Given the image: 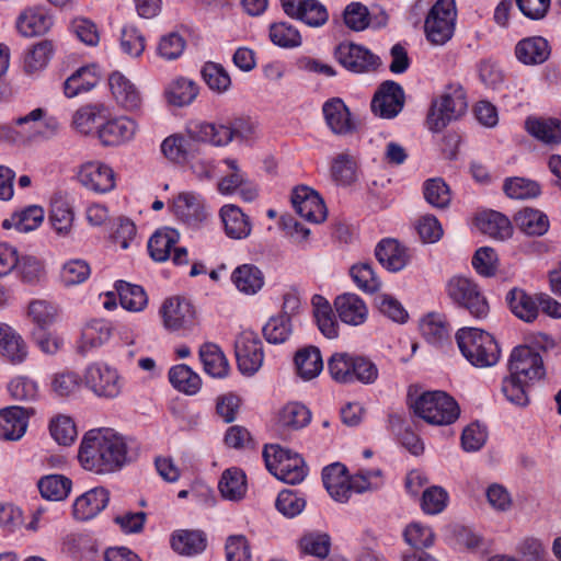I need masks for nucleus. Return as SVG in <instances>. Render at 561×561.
<instances>
[{
    "label": "nucleus",
    "instance_id": "obj_17",
    "mask_svg": "<svg viewBox=\"0 0 561 561\" xmlns=\"http://www.w3.org/2000/svg\"><path fill=\"white\" fill-rule=\"evenodd\" d=\"M79 182L90 191L107 193L115 187V173L111 167L101 162H87L78 172Z\"/></svg>",
    "mask_w": 561,
    "mask_h": 561
},
{
    "label": "nucleus",
    "instance_id": "obj_9",
    "mask_svg": "<svg viewBox=\"0 0 561 561\" xmlns=\"http://www.w3.org/2000/svg\"><path fill=\"white\" fill-rule=\"evenodd\" d=\"M508 370L511 375L530 383L542 379L546 375L541 355L528 345L513 348L508 359Z\"/></svg>",
    "mask_w": 561,
    "mask_h": 561
},
{
    "label": "nucleus",
    "instance_id": "obj_52",
    "mask_svg": "<svg viewBox=\"0 0 561 561\" xmlns=\"http://www.w3.org/2000/svg\"><path fill=\"white\" fill-rule=\"evenodd\" d=\"M350 274L356 286L364 293L374 294L381 287V280L376 275L370 263L353 265Z\"/></svg>",
    "mask_w": 561,
    "mask_h": 561
},
{
    "label": "nucleus",
    "instance_id": "obj_39",
    "mask_svg": "<svg viewBox=\"0 0 561 561\" xmlns=\"http://www.w3.org/2000/svg\"><path fill=\"white\" fill-rule=\"evenodd\" d=\"M297 374L305 380H311L323 369L320 350L316 346H306L299 350L294 358Z\"/></svg>",
    "mask_w": 561,
    "mask_h": 561
},
{
    "label": "nucleus",
    "instance_id": "obj_38",
    "mask_svg": "<svg viewBox=\"0 0 561 561\" xmlns=\"http://www.w3.org/2000/svg\"><path fill=\"white\" fill-rule=\"evenodd\" d=\"M180 234L173 229L165 227L157 230L148 242L150 256L157 262H164L171 257V250L179 242Z\"/></svg>",
    "mask_w": 561,
    "mask_h": 561
},
{
    "label": "nucleus",
    "instance_id": "obj_29",
    "mask_svg": "<svg viewBox=\"0 0 561 561\" xmlns=\"http://www.w3.org/2000/svg\"><path fill=\"white\" fill-rule=\"evenodd\" d=\"M51 16L42 8H27L16 20L19 33L25 37L45 34L51 26Z\"/></svg>",
    "mask_w": 561,
    "mask_h": 561
},
{
    "label": "nucleus",
    "instance_id": "obj_30",
    "mask_svg": "<svg viewBox=\"0 0 561 561\" xmlns=\"http://www.w3.org/2000/svg\"><path fill=\"white\" fill-rule=\"evenodd\" d=\"M27 355L26 344L11 327L0 323V356L13 364L22 363Z\"/></svg>",
    "mask_w": 561,
    "mask_h": 561
},
{
    "label": "nucleus",
    "instance_id": "obj_5",
    "mask_svg": "<svg viewBox=\"0 0 561 561\" xmlns=\"http://www.w3.org/2000/svg\"><path fill=\"white\" fill-rule=\"evenodd\" d=\"M414 413L433 425H449L460 413L458 403L444 391H426L412 404Z\"/></svg>",
    "mask_w": 561,
    "mask_h": 561
},
{
    "label": "nucleus",
    "instance_id": "obj_62",
    "mask_svg": "<svg viewBox=\"0 0 561 561\" xmlns=\"http://www.w3.org/2000/svg\"><path fill=\"white\" fill-rule=\"evenodd\" d=\"M103 110L104 107L98 104H88L80 107L72 116V127L80 134H90L95 128L96 118Z\"/></svg>",
    "mask_w": 561,
    "mask_h": 561
},
{
    "label": "nucleus",
    "instance_id": "obj_24",
    "mask_svg": "<svg viewBox=\"0 0 561 561\" xmlns=\"http://www.w3.org/2000/svg\"><path fill=\"white\" fill-rule=\"evenodd\" d=\"M551 47L542 36H530L520 39L515 46V56L526 66L541 65L548 60Z\"/></svg>",
    "mask_w": 561,
    "mask_h": 561
},
{
    "label": "nucleus",
    "instance_id": "obj_11",
    "mask_svg": "<svg viewBox=\"0 0 561 561\" xmlns=\"http://www.w3.org/2000/svg\"><path fill=\"white\" fill-rule=\"evenodd\" d=\"M404 102L403 88L396 81L386 80L376 90L370 107L376 116L392 119L403 110Z\"/></svg>",
    "mask_w": 561,
    "mask_h": 561
},
{
    "label": "nucleus",
    "instance_id": "obj_44",
    "mask_svg": "<svg viewBox=\"0 0 561 561\" xmlns=\"http://www.w3.org/2000/svg\"><path fill=\"white\" fill-rule=\"evenodd\" d=\"M219 491L225 499L240 500L247 492L245 474L238 468H229L224 471L219 484Z\"/></svg>",
    "mask_w": 561,
    "mask_h": 561
},
{
    "label": "nucleus",
    "instance_id": "obj_3",
    "mask_svg": "<svg viewBox=\"0 0 561 561\" xmlns=\"http://www.w3.org/2000/svg\"><path fill=\"white\" fill-rule=\"evenodd\" d=\"M468 108L467 96L459 83L448 84L440 96L432 101L426 117L431 131H442L450 122L461 117Z\"/></svg>",
    "mask_w": 561,
    "mask_h": 561
},
{
    "label": "nucleus",
    "instance_id": "obj_15",
    "mask_svg": "<svg viewBox=\"0 0 561 561\" xmlns=\"http://www.w3.org/2000/svg\"><path fill=\"white\" fill-rule=\"evenodd\" d=\"M291 204L296 213L310 222H322L327 208L320 195L308 186H298L291 193Z\"/></svg>",
    "mask_w": 561,
    "mask_h": 561
},
{
    "label": "nucleus",
    "instance_id": "obj_23",
    "mask_svg": "<svg viewBox=\"0 0 561 561\" xmlns=\"http://www.w3.org/2000/svg\"><path fill=\"white\" fill-rule=\"evenodd\" d=\"M138 129L137 123L128 117H118L103 124L98 135L101 142L105 146H119L130 141Z\"/></svg>",
    "mask_w": 561,
    "mask_h": 561
},
{
    "label": "nucleus",
    "instance_id": "obj_61",
    "mask_svg": "<svg viewBox=\"0 0 561 561\" xmlns=\"http://www.w3.org/2000/svg\"><path fill=\"white\" fill-rule=\"evenodd\" d=\"M81 377L75 371H60L50 380L51 391L60 398L76 394L81 388Z\"/></svg>",
    "mask_w": 561,
    "mask_h": 561
},
{
    "label": "nucleus",
    "instance_id": "obj_14",
    "mask_svg": "<svg viewBox=\"0 0 561 561\" xmlns=\"http://www.w3.org/2000/svg\"><path fill=\"white\" fill-rule=\"evenodd\" d=\"M84 382L94 394L102 398H115L122 388L117 371L100 363L87 367Z\"/></svg>",
    "mask_w": 561,
    "mask_h": 561
},
{
    "label": "nucleus",
    "instance_id": "obj_58",
    "mask_svg": "<svg viewBox=\"0 0 561 561\" xmlns=\"http://www.w3.org/2000/svg\"><path fill=\"white\" fill-rule=\"evenodd\" d=\"M529 385L530 382L510 374V376L503 379L501 390L511 403L517 407H526L529 403L527 394V387Z\"/></svg>",
    "mask_w": 561,
    "mask_h": 561
},
{
    "label": "nucleus",
    "instance_id": "obj_2",
    "mask_svg": "<svg viewBox=\"0 0 561 561\" xmlns=\"http://www.w3.org/2000/svg\"><path fill=\"white\" fill-rule=\"evenodd\" d=\"M456 342L463 357L474 367H492L500 359L501 348L494 336L481 329H459Z\"/></svg>",
    "mask_w": 561,
    "mask_h": 561
},
{
    "label": "nucleus",
    "instance_id": "obj_42",
    "mask_svg": "<svg viewBox=\"0 0 561 561\" xmlns=\"http://www.w3.org/2000/svg\"><path fill=\"white\" fill-rule=\"evenodd\" d=\"M42 496L49 501H62L71 491L72 482L62 474H48L37 483Z\"/></svg>",
    "mask_w": 561,
    "mask_h": 561
},
{
    "label": "nucleus",
    "instance_id": "obj_46",
    "mask_svg": "<svg viewBox=\"0 0 561 561\" xmlns=\"http://www.w3.org/2000/svg\"><path fill=\"white\" fill-rule=\"evenodd\" d=\"M169 380L175 389L187 394L196 393L202 383L199 376L185 364L173 366L169 370Z\"/></svg>",
    "mask_w": 561,
    "mask_h": 561
},
{
    "label": "nucleus",
    "instance_id": "obj_18",
    "mask_svg": "<svg viewBox=\"0 0 561 561\" xmlns=\"http://www.w3.org/2000/svg\"><path fill=\"white\" fill-rule=\"evenodd\" d=\"M34 413L32 408L18 405L0 410V439L19 440L26 432L28 417Z\"/></svg>",
    "mask_w": 561,
    "mask_h": 561
},
{
    "label": "nucleus",
    "instance_id": "obj_63",
    "mask_svg": "<svg viewBox=\"0 0 561 561\" xmlns=\"http://www.w3.org/2000/svg\"><path fill=\"white\" fill-rule=\"evenodd\" d=\"M423 191L426 202L433 207L444 208L450 203L449 187L439 178L425 181Z\"/></svg>",
    "mask_w": 561,
    "mask_h": 561
},
{
    "label": "nucleus",
    "instance_id": "obj_26",
    "mask_svg": "<svg viewBox=\"0 0 561 561\" xmlns=\"http://www.w3.org/2000/svg\"><path fill=\"white\" fill-rule=\"evenodd\" d=\"M225 232L230 239L241 240L250 236L252 224L248 215L233 204L224 205L219 210Z\"/></svg>",
    "mask_w": 561,
    "mask_h": 561
},
{
    "label": "nucleus",
    "instance_id": "obj_13",
    "mask_svg": "<svg viewBox=\"0 0 561 561\" xmlns=\"http://www.w3.org/2000/svg\"><path fill=\"white\" fill-rule=\"evenodd\" d=\"M160 313L163 325L169 331H188L196 325L195 309L185 298L172 297L167 299Z\"/></svg>",
    "mask_w": 561,
    "mask_h": 561
},
{
    "label": "nucleus",
    "instance_id": "obj_28",
    "mask_svg": "<svg viewBox=\"0 0 561 561\" xmlns=\"http://www.w3.org/2000/svg\"><path fill=\"white\" fill-rule=\"evenodd\" d=\"M511 311L525 322H533L539 314V294L529 295L524 289L513 288L506 295Z\"/></svg>",
    "mask_w": 561,
    "mask_h": 561
},
{
    "label": "nucleus",
    "instance_id": "obj_64",
    "mask_svg": "<svg viewBox=\"0 0 561 561\" xmlns=\"http://www.w3.org/2000/svg\"><path fill=\"white\" fill-rule=\"evenodd\" d=\"M53 54V45L47 41L35 44L24 58V67L27 72L43 69L48 64Z\"/></svg>",
    "mask_w": 561,
    "mask_h": 561
},
{
    "label": "nucleus",
    "instance_id": "obj_25",
    "mask_svg": "<svg viewBox=\"0 0 561 561\" xmlns=\"http://www.w3.org/2000/svg\"><path fill=\"white\" fill-rule=\"evenodd\" d=\"M525 128L534 138L549 147L561 145V119L557 117H528Z\"/></svg>",
    "mask_w": 561,
    "mask_h": 561
},
{
    "label": "nucleus",
    "instance_id": "obj_8",
    "mask_svg": "<svg viewBox=\"0 0 561 561\" xmlns=\"http://www.w3.org/2000/svg\"><path fill=\"white\" fill-rule=\"evenodd\" d=\"M446 293L457 307L467 310L473 318L484 319L489 314V302L472 279L454 276L447 282Z\"/></svg>",
    "mask_w": 561,
    "mask_h": 561
},
{
    "label": "nucleus",
    "instance_id": "obj_59",
    "mask_svg": "<svg viewBox=\"0 0 561 561\" xmlns=\"http://www.w3.org/2000/svg\"><path fill=\"white\" fill-rule=\"evenodd\" d=\"M91 274L88 262L81 259H73L66 262L60 271L61 283L69 287L82 284Z\"/></svg>",
    "mask_w": 561,
    "mask_h": 561
},
{
    "label": "nucleus",
    "instance_id": "obj_36",
    "mask_svg": "<svg viewBox=\"0 0 561 561\" xmlns=\"http://www.w3.org/2000/svg\"><path fill=\"white\" fill-rule=\"evenodd\" d=\"M44 220L42 207L31 205L20 211H15L10 218L2 221V228L9 230L14 228L18 232H30L39 227Z\"/></svg>",
    "mask_w": 561,
    "mask_h": 561
},
{
    "label": "nucleus",
    "instance_id": "obj_20",
    "mask_svg": "<svg viewBox=\"0 0 561 561\" xmlns=\"http://www.w3.org/2000/svg\"><path fill=\"white\" fill-rule=\"evenodd\" d=\"M173 211L179 220L193 228L207 218L202 197L192 192L181 193L174 198Z\"/></svg>",
    "mask_w": 561,
    "mask_h": 561
},
{
    "label": "nucleus",
    "instance_id": "obj_4",
    "mask_svg": "<svg viewBox=\"0 0 561 561\" xmlns=\"http://www.w3.org/2000/svg\"><path fill=\"white\" fill-rule=\"evenodd\" d=\"M192 138L214 146H226L233 139L247 140L254 133L251 122L239 118L229 125H216L207 122L192 121L186 126Z\"/></svg>",
    "mask_w": 561,
    "mask_h": 561
},
{
    "label": "nucleus",
    "instance_id": "obj_40",
    "mask_svg": "<svg viewBox=\"0 0 561 561\" xmlns=\"http://www.w3.org/2000/svg\"><path fill=\"white\" fill-rule=\"evenodd\" d=\"M172 549L183 556L201 553L206 548V537L201 530H178L171 537Z\"/></svg>",
    "mask_w": 561,
    "mask_h": 561
},
{
    "label": "nucleus",
    "instance_id": "obj_60",
    "mask_svg": "<svg viewBox=\"0 0 561 561\" xmlns=\"http://www.w3.org/2000/svg\"><path fill=\"white\" fill-rule=\"evenodd\" d=\"M353 355L334 353L328 360V370L333 380L340 383H352Z\"/></svg>",
    "mask_w": 561,
    "mask_h": 561
},
{
    "label": "nucleus",
    "instance_id": "obj_56",
    "mask_svg": "<svg viewBox=\"0 0 561 561\" xmlns=\"http://www.w3.org/2000/svg\"><path fill=\"white\" fill-rule=\"evenodd\" d=\"M299 547L304 553L323 559L330 552L331 538L325 533H308L299 540Z\"/></svg>",
    "mask_w": 561,
    "mask_h": 561
},
{
    "label": "nucleus",
    "instance_id": "obj_49",
    "mask_svg": "<svg viewBox=\"0 0 561 561\" xmlns=\"http://www.w3.org/2000/svg\"><path fill=\"white\" fill-rule=\"evenodd\" d=\"M73 211L70 205L62 198L51 202L49 221L54 230L60 236H67L73 224Z\"/></svg>",
    "mask_w": 561,
    "mask_h": 561
},
{
    "label": "nucleus",
    "instance_id": "obj_57",
    "mask_svg": "<svg viewBox=\"0 0 561 561\" xmlns=\"http://www.w3.org/2000/svg\"><path fill=\"white\" fill-rule=\"evenodd\" d=\"M503 190L513 199L535 198L540 194L537 182L524 178H511L505 180Z\"/></svg>",
    "mask_w": 561,
    "mask_h": 561
},
{
    "label": "nucleus",
    "instance_id": "obj_43",
    "mask_svg": "<svg viewBox=\"0 0 561 561\" xmlns=\"http://www.w3.org/2000/svg\"><path fill=\"white\" fill-rule=\"evenodd\" d=\"M517 227L528 236H542L548 231V217L540 210L524 208L515 216Z\"/></svg>",
    "mask_w": 561,
    "mask_h": 561
},
{
    "label": "nucleus",
    "instance_id": "obj_33",
    "mask_svg": "<svg viewBox=\"0 0 561 561\" xmlns=\"http://www.w3.org/2000/svg\"><path fill=\"white\" fill-rule=\"evenodd\" d=\"M182 135H172L165 138L161 144V150L163 154L171 161L176 163H184L194 157L196 152V146L194 141H199L191 137Z\"/></svg>",
    "mask_w": 561,
    "mask_h": 561
},
{
    "label": "nucleus",
    "instance_id": "obj_34",
    "mask_svg": "<svg viewBox=\"0 0 561 561\" xmlns=\"http://www.w3.org/2000/svg\"><path fill=\"white\" fill-rule=\"evenodd\" d=\"M199 358L204 366V371L214 378H225L229 374V363L215 343H204L199 347Z\"/></svg>",
    "mask_w": 561,
    "mask_h": 561
},
{
    "label": "nucleus",
    "instance_id": "obj_6",
    "mask_svg": "<svg viewBox=\"0 0 561 561\" xmlns=\"http://www.w3.org/2000/svg\"><path fill=\"white\" fill-rule=\"evenodd\" d=\"M263 458L267 470L285 483H300L307 476V466L302 457L278 445H266Z\"/></svg>",
    "mask_w": 561,
    "mask_h": 561
},
{
    "label": "nucleus",
    "instance_id": "obj_12",
    "mask_svg": "<svg viewBox=\"0 0 561 561\" xmlns=\"http://www.w3.org/2000/svg\"><path fill=\"white\" fill-rule=\"evenodd\" d=\"M234 352L241 374L252 376L261 368L264 359L263 345L254 332H242L236 340Z\"/></svg>",
    "mask_w": 561,
    "mask_h": 561
},
{
    "label": "nucleus",
    "instance_id": "obj_7",
    "mask_svg": "<svg viewBox=\"0 0 561 561\" xmlns=\"http://www.w3.org/2000/svg\"><path fill=\"white\" fill-rule=\"evenodd\" d=\"M456 19L455 0H437L424 22L426 39L435 46L448 43L455 33Z\"/></svg>",
    "mask_w": 561,
    "mask_h": 561
},
{
    "label": "nucleus",
    "instance_id": "obj_45",
    "mask_svg": "<svg viewBox=\"0 0 561 561\" xmlns=\"http://www.w3.org/2000/svg\"><path fill=\"white\" fill-rule=\"evenodd\" d=\"M198 94L197 84L186 78H178L165 89V96L172 105L185 106L191 104Z\"/></svg>",
    "mask_w": 561,
    "mask_h": 561
},
{
    "label": "nucleus",
    "instance_id": "obj_55",
    "mask_svg": "<svg viewBox=\"0 0 561 561\" xmlns=\"http://www.w3.org/2000/svg\"><path fill=\"white\" fill-rule=\"evenodd\" d=\"M201 73L208 88L217 93H224L230 88V76L219 64L206 62Z\"/></svg>",
    "mask_w": 561,
    "mask_h": 561
},
{
    "label": "nucleus",
    "instance_id": "obj_54",
    "mask_svg": "<svg viewBox=\"0 0 561 561\" xmlns=\"http://www.w3.org/2000/svg\"><path fill=\"white\" fill-rule=\"evenodd\" d=\"M265 340L271 344H280L291 334V321L286 316L271 317L262 329Z\"/></svg>",
    "mask_w": 561,
    "mask_h": 561
},
{
    "label": "nucleus",
    "instance_id": "obj_35",
    "mask_svg": "<svg viewBox=\"0 0 561 561\" xmlns=\"http://www.w3.org/2000/svg\"><path fill=\"white\" fill-rule=\"evenodd\" d=\"M478 229L491 238L504 240L512 234V225L510 219L499 211H486L480 214L476 219Z\"/></svg>",
    "mask_w": 561,
    "mask_h": 561
},
{
    "label": "nucleus",
    "instance_id": "obj_53",
    "mask_svg": "<svg viewBox=\"0 0 561 561\" xmlns=\"http://www.w3.org/2000/svg\"><path fill=\"white\" fill-rule=\"evenodd\" d=\"M333 180L341 185H348L356 180V161L348 153L337 154L331 165Z\"/></svg>",
    "mask_w": 561,
    "mask_h": 561
},
{
    "label": "nucleus",
    "instance_id": "obj_22",
    "mask_svg": "<svg viewBox=\"0 0 561 561\" xmlns=\"http://www.w3.org/2000/svg\"><path fill=\"white\" fill-rule=\"evenodd\" d=\"M322 113L330 130L335 135H347L355 130L351 112L344 101L332 98L322 105Z\"/></svg>",
    "mask_w": 561,
    "mask_h": 561
},
{
    "label": "nucleus",
    "instance_id": "obj_21",
    "mask_svg": "<svg viewBox=\"0 0 561 561\" xmlns=\"http://www.w3.org/2000/svg\"><path fill=\"white\" fill-rule=\"evenodd\" d=\"M110 502V492L103 486L93 488L78 496L72 506L77 520H89L100 514Z\"/></svg>",
    "mask_w": 561,
    "mask_h": 561
},
{
    "label": "nucleus",
    "instance_id": "obj_50",
    "mask_svg": "<svg viewBox=\"0 0 561 561\" xmlns=\"http://www.w3.org/2000/svg\"><path fill=\"white\" fill-rule=\"evenodd\" d=\"M112 335V325L103 319H94L85 324L82 330V346L98 347L106 343Z\"/></svg>",
    "mask_w": 561,
    "mask_h": 561
},
{
    "label": "nucleus",
    "instance_id": "obj_48",
    "mask_svg": "<svg viewBox=\"0 0 561 561\" xmlns=\"http://www.w3.org/2000/svg\"><path fill=\"white\" fill-rule=\"evenodd\" d=\"M420 330L424 339L434 345H439L449 339L450 329L438 314H428L422 319Z\"/></svg>",
    "mask_w": 561,
    "mask_h": 561
},
{
    "label": "nucleus",
    "instance_id": "obj_1",
    "mask_svg": "<svg viewBox=\"0 0 561 561\" xmlns=\"http://www.w3.org/2000/svg\"><path fill=\"white\" fill-rule=\"evenodd\" d=\"M138 444L113 428L87 432L80 444L78 458L91 472L106 474L121 470L138 455Z\"/></svg>",
    "mask_w": 561,
    "mask_h": 561
},
{
    "label": "nucleus",
    "instance_id": "obj_41",
    "mask_svg": "<svg viewBox=\"0 0 561 561\" xmlns=\"http://www.w3.org/2000/svg\"><path fill=\"white\" fill-rule=\"evenodd\" d=\"M115 288L118 293L121 306L133 312H139L145 309L148 304V297L145 289L135 284L125 280H117Z\"/></svg>",
    "mask_w": 561,
    "mask_h": 561
},
{
    "label": "nucleus",
    "instance_id": "obj_10",
    "mask_svg": "<svg viewBox=\"0 0 561 561\" xmlns=\"http://www.w3.org/2000/svg\"><path fill=\"white\" fill-rule=\"evenodd\" d=\"M334 56L345 69L354 73L376 71L381 66L379 56L354 43H341L336 46Z\"/></svg>",
    "mask_w": 561,
    "mask_h": 561
},
{
    "label": "nucleus",
    "instance_id": "obj_27",
    "mask_svg": "<svg viewBox=\"0 0 561 561\" xmlns=\"http://www.w3.org/2000/svg\"><path fill=\"white\" fill-rule=\"evenodd\" d=\"M334 307L340 320L346 324L360 325L367 319V307L364 300L355 294L345 293L337 296Z\"/></svg>",
    "mask_w": 561,
    "mask_h": 561
},
{
    "label": "nucleus",
    "instance_id": "obj_19",
    "mask_svg": "<svg viewBox=\"0 0 561 561\" xmlns=\"http://www.w3.org/2000/svg\"><path fill=\"white\" fill-rule=\"evenodd\" d=\"M375 256L383 268L392 273L403 270L411 259L409 249L391 238L382 239L377 243Z\"/></svg>",
    "mask_w": 561,
    "mask_h": 561
},
{
    "label": "nucleus",
    "instance_id": "obj_32",
    "mask_svg": "<svg viewBox=\"0 0 561 561\" xmlns=\"http://www.w3.org/2000/svg\"><path fill=\"white\" fill-rule=\"evenodd\" d=\"M113 96L126 110H136L141 103L140 93L136 87L122 73L114 72L108 78Z\"/></svg>",
    "mask_w": 561,
    "mask_h": 561
},
{
    "label": "nucleus",
    "instance_id": "obj_31",
    "mask_svg": "<svg viewBox=\"0 0 561 561\" xmlns=\"http://www.w3.org/2000/svg\"><path fill=\"white\" fill-rule=\"evenodd\" d=\"M99 81L100 76L96 66H83L64 82V93L67 98H75L80 93L91 91Z\"/></svg>",
    "mask_w": 561,
    "mask_h": 561
},
{
    "label": "nucleus",
    "instance_id": "obj_51",
    "mask_svg": "<svg viewBox=\"0 0 561 561\" xmlns=\"http://www.w3.org/2000/svg\"><path fill=\"white\" fill-rule=\"evenodd\" d=\"M311 421V412L304 404L293 402L286 404L278 417L282 427L289 430H299L305 427Z\"/></svg>",
    "mask_w": 561,
    "mask_h": 561
},
{
    "label": "nucleus",
    "instance_id": "obj_16",
    "mask_svg": "<svg viewBox=\"0 0 561 561\" xmlns=\"http://www.w3.org/2000/svg\"><path fill=\"white\" fill-rule=\"evenodd\" d=\"M282 5L287 15L310 27H321L329 20L327 8L318 0H282Z\"/></svg>",
    "mask_w": 561,
    "mask_h": 561
},
{
    "label": "nucleus",
    "instance_id": "obj_37",
    "mask_svg": "<svg viewBox=\"0 0 561 561\" xmlns=\"http://www.w3.org/2000/svg\"><path fill=\"white\" fill-rule=\"evenodd\" d=\"M231 280L241 293L247 295H254L264 286V275L253 264L238 266L231 274Z\"/></svg>",
    "mask_w": 561,
    "mask_h": 561
},
{
    "label": "nucleus",
    "instance_id": "obj_47",
    "mask_svg": "<svg viewBox=\"0 0 561 561\" xmlns=\"http://www.w3.org/2000/svg\"><path fill=\"white\" fill-rule=\"evenodd\" d=\"M268 37L274 45L282 48H296L302 43L298 28L287 22L271 24Z\"/></svg>",
    "mask_w": 561,
    "mask_h": 561
}]
</instances>
